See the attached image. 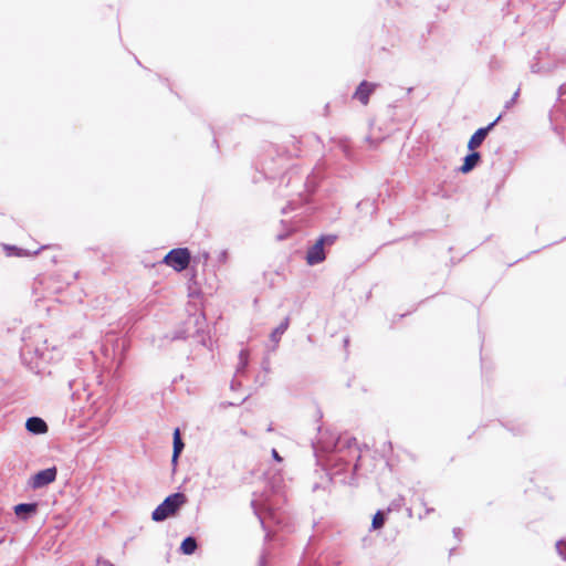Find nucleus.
Instances as JSON below:
<instances>
[{"mask_svg":"<svg viewBox=\"0 0 566 566\" xmlns=\"http://www.w3.org/2000/svg\"><path fill=\"white\" fill-rule=\"evenodd\" d=\"M258 516H259L262 527L265 530V523H264L263 517H261L260 515H258Z\"/></svg>","mask_w":566,"mask_h":566,"instance_id":"34","label":"nucleus"},{"mask_svg":"<svg viewBox=\"0 0 566 566\" xmlns=\"http://www.w3.org/2000/svg\"><path fill=\"white\" fill-rule=\"evenodd\" d=\"M471 153H469L464 159H463V164L462 166L459 168V170L462 172V174H468L470 172L471 170H473L478 164L480 163L481 160V155L480 153L478 151H474V150H470Z\"/></svg>","mask_w":566,"mask_h":566,"instance_id":"13","label":"nucleus"},{"mask_svg":"<svg viewBox=\"0 0 566 566\" xmlns=\"http://www.w3.org/2000/svg\"><path fill=\"white\" fill-rule=\"evenodd\" d=\"M461 532H462V531H461V528H459V527L453 528V534H454V536H455L457 538H459V537H460Z\"/></svg>","mask_w":566,"mask_h":566,"instance_id":"28","label":"nucleus"},{"mask_svg":"<svg viewBox=\"0 0 566 566\" xmlns=\"http://www.w3.org/2000/svg\"><path fill=\"white\" fill-rule=\"evenodd\" d=\"M55 347L49 346L42 332L34 335V339L24 340L20 350L22 363L32 371H43V364L50 363L55 357Z\"/></svg>","mask_w":566,"mask_h":566,"instance_id":"2","label":"nucleus"},{"mask_svg":"<svg viewBox=\"0 0 566 566\" xmlns=\"http://www.w3.org/2000/svg\"><path fill=\"white\" fill-rule=\"evenodd\" d=\"M285 238H286V235H285V234H279V235H277V240H280V241L284 240Z\"/></svg>","mask_w":566,"mask_h":566,"instance_id":"35","label":"nucleus"},{"mask_svg":"<svg viewBox=\"0 0 566 566\" xmlns=\"http://www.w3.org/2000/svg\"><path fill=\"white\" fill-rule=\"evenodd\" d=\"M556 549H557V553L559 554V556L566 560V543H564L563 541H558L556 543Z\"/></svg>","mask_w":566,"mask_h":566,"instance_id":"21","label":"nucleus"},{"mask_svg":"<svg viewBox=\"0 0 566 566\" xmlns=\"http://www.w3.org/2000/svg\"><path fill=\"white\" fill-rule=\"evenodd\" d=\"M405 499L402 496H398L391 501V503L388 506V512L391 511H399L403 505Z\"/></svg>","mask_w":566,"mask_h":566,"instance_id":"19","label":"nucleus"},{"mask_svg":"<svg viewBox=\"0 0 566 566\" xmlns=\"http://www.w3.org/2000/svg\"><path fill=\"white\" fill-rule=\"evenodd\" d=\"M293 208L291 207V205H287L286 207H284L282 209V213H286L289 210H292Z\"/></svg>","mask_w":566,"mask_h":566,"instance_id":"31","label":"nucleus"},{"mask_svg":"<svg viewBox=\"0 0 566 566\" xmlns=\"http://www.w3.org/2000/svg\"><path fill=\"white\" fill-rule=\"evenodd\" d=\"M97 563H98L99 565H103V566H113V564H112V563H109L108 560H101V559H98V560H97Z\"/></svg>","mask_w":566,"mask_h":566,"instance_id":"29","label":"nucleus"},{"mask_svg":"<svg viewBox=\"0 0 566 566\" xmlns=\"http://www.w3.org/2000/svg\"><path fill=\"white\" fill-rule=\"evenodd\" d=\"M348 343H349V339L346 337V338L344 339V344H345V346H347V345H348Z\"/></svg>","mask_w":566,"mask_h":566,"instance_id":"37","label":"nucleus"},{"mask_svg":"<svg viewBox=\"0 0 566 566\" xmlns=\"http://www.w3.org/2000/svg\"><path fill=\"white\" fill-rule=\"evenodd\" d=\"M191 254L187 248H176L165 255L163 262L171 266L175 271L181 272L189 266Z\"/></svg>","mask_w":566,"mask_h":566,"instance_id":"7","label":"nucleus"},{"mask_svg":"<svg viewBox=\"0 0 566 566\" xmlns=\"http://www.w3.org/2000/svg\"><path fill=\"white\" fill-rule=\"evenodd\" d=\"M197 547V539L193 536H187L181 542L180 552L185 555H191L196 552Z\"/></svg>","mask_w":566,"mask_h":566,"instance_id":"15","label":"nucleus"},{"mask_svg":"<svg viewBox=\"0 0 566 566\" xmlns=\"http://www.w3.org/2000/svg\"><path fill=\"white\" fill-rule=\"evenodd\" d=\"M185 444L181 440L179 429H176L174 432V451H172V462H176L179 454L181 453Z\"/></svg>","mask_w":566,"mask_h":566,"instance_id":"16","label":"nucleus"},{"mask_svg":"<svg viewBox=\"0 0 566 566\" xmlns=\"http://www.w3.org/2000/svg\"><path fill=\"white\" fill-rule=\"evenodd\" d=\"M38 509L36 502L19 503L14 506V513L20 520L28 521L38 513Z\"/></svg>","mask_w":566,"mask_h":566,"instance_id":"11","label":"nucleus"},{"mask_svg":"<svg viewBox=\"0 0 566 566\" xmlns=\"http://www.w3.org/2000/svg\"><path fill=\"white\" fill-rule=\"evenodd\" d=\"M239 433H240L241 436H244V437H248V436H249V434H248V431H247L245 429H243V428H240V429H239Z\"/></svg>","mask_w":566,"mask_h":566,"instance_id":"30","label":"nucleus"},{"mask_svg":"<svg viewBox=\"0 0 566 566\" xmlns=\"http://www.w3.org/2000/svg\"><path fill=\"white\" fill-rule=\"evenodd\" d=\"M266 431H268V432H272V431H273V426H272V424H270V426L268 427Z\"/></svg>","mask_w":566,"mask_h":566,"instance_id":"36","label":"nucleus"},{"mask_svg":"<svg viewBox=\"0 0 566 566\" xmlns=\"http://www.w3.org/2000/svg\"><path fill=\"white\" fill-rule=\"evenodd\" d=\"M385 524V513L382 511H377L371 521V530H379Z\"/></svg>","mask_w":566,"mask_h":566,"instance_id":"17","label":"nucleus"},{"mask_svg":"<svg viewBox=\"0 0 566 566\" xmlns=\"http://www.w3.org/2000/svg\"><path fill=\"white\" fill-rule=\"evenodd\" d=\"M298 144H300V140L293 139V149H291V150L281 149L279 146H272L271 155L272 154L276 155L279 167H277V169H275L271 166V163H265L263 169L265 171H269L273 176L275 174H279L281 170H283L285 168V161L287 159L298 156V153H300Z\"/></svg>","mask_w":566,"mask_h":566,"instance_id":"6","label":"nucleus"},{"mask_svg":"<svg viewBox=\"0 0 566 566\" xmlns=\"http://www.w3.org/2000/svg\"><path fill=\"white\" fill-rule=\"evenodd\" d=\"M203 322H205V316L202 313H197V314L189 316V318L185 323L186 328L176 331L174 333L171 339L175 340V339H186L188 337H197L198 342L201 345L207 346V339L201 334Z\"/></svg>","mask_w":566,"mask_h":566,"instance_id":"4","label":"nucleus"},{"mask_svg":"<svg viewBox=\"0 0 566 566\" xmlns=\"http://www.w3.org/2000/svg\"><path fill=\"white\" fill-rule=\"evenodd\" d=\"M259 566H265V558L262 556L259 560Z\"/></svg>","mask_w":566,"mask_h":566,"instance_id":"32","label":"nucleus"},{"mask_svg":"<svg viewBox=\"0 0 566 566\" xmlns=\"http://www.w3.org/2000/svg\"><path fill=\"white\" fill-rule=\"evenodd\" d=\"M558 91H559V95H563L566 92L565 85H560Z\"/></svg>","mask_w":566,"mask_h":566,"instance_id":"33","label":"nucleus"},{"mask_svg":"<svg viewBox=\"0 0 566 566\" xmlns=\"http://www.w3.org/2000/svg\"><path fill=\"white\" fill-rule=\"evenodd\" d=\"M377 87V83L361 81L357 86L353 97L358 99L363 105H367L369 103L370 95L375 92Z\"/></svg>","mask_w":566,"mask_h":566,"instance_id":"10","label":"nucleus"},{"mask_svg":"<svg viewBox=\"0 0 566 566\" xmlns=\"http://www.w3.org/2000/svg\"><path fill=\"white\" fill-rule=\"evenodd\" d=\"M502 118V114H500L492 123H490L485 127H481L471 136V138L468 142V149L469 150H475L478 147L482 145L484 139L486 138L488 134L494 128V126L500 122Z\"/></svg>","mask_w":566,"mask_h":566,"instance_id":"9","label":"nucleus"},{"mask_svg":"<svg viewBox=\"0 0 566 566\" xmlns=\"http://www.w3.org/2000/svg\"><path fill=\"white\" fill-rule=\"evenodd\" d=\"M531 69H532V72H533V73L541 72V67L538 66V64H537V63L533 64V65L531 66Z\"/></svg>","mask_w":566,"mask_h":566,"instance_id":"27","label":"nucleus"},{"mask_svg":"<svg viewBox=\"0 0 566 566\" xmlns=\"http://www.w3.org/2000/svg\"><path fill=\"white\" fill-rule=\"evenodd\" d=\"M337 239L335 234L321 235L317 241L308 248L306 252V263L310 266H314L325 261L326 253L324 250L325 245H333Z\"/></svg>","mask_w":566,"mask_h":566,"instance_id":"5","label":"nucleus"},{"mask_svg":"<svg viewBox=\"0 0 566 566\" xmlns=\"http://www.w3.org/2000/svg\"><path fill=\"white\" fill-rule=\"evenodd\" d=\"M56 474L57 470L55 467L41 470L31 476L29 485L32 489H41L54 482L56 479Z\"/></svg>","mask_w":566,"mask_h":566,"instance_id":"8","label":"nucleus"},{"mask_svg":"<svg viewBox=\"0 0 566 566\" xmlns=\"http://www.w3.org/2000/svg\"><path fill=\"white\" fill-rule=\"evenodd\" d=\"M289 326H290V317L286 316L280 323V325L272 331V333L270 335V339H271V342L274 343L275 346L279 344V342L281 340L282 335L286 332Z\"/></svg>","mask_w":566,"mask_h":566,"instance_id":"14","label":"nucleus"},{"mask_svg":"<svg viewBox=\"0 0 566 566\" xmlns=\"http://www.w3.org/2000/svg\"><path fill=\"white\" fill-rule=\"evenodd\" d=\"M272 458L273 460H275L276 462H282V457L279 454V452L276 451V449H272Z\"/></svg>","mask_w":566,"mask_h":566,"instance_id":"26","label":"nucleus"},{"mask_svg":"<svg viewBox=\"0 0 566 566\" xmlns=\"http://www.w3.org/2000/svg\"><path fill=\"white\" fill-rule=\"evenodd\" d=\"M317 448L326 453H333L331 461L335 467H339L338 472H347L349 469L356 474L359 469L360 449L356 438L344 434L335 437L333 433L328 438L323 434L317 441Z\"/></svg>","mask_w":566,"mask_h":566,"instance_id":"1","label":"nucleus"},{"mask_svg":"<svg viewBox=\"0 0 566 566\" xmlns=\"http://www.w3.org/2000/svg\"><path fill=\"white\" fill-rule=\"evenodd\" d=\"M239 357H240V366H239L238 370H240L241 368L243 369L248 365V355L244 350L240 352Z\"/></svg>","mask_w":566,"mask_h":566,"instance_id":"22","label":"nucleus"},{"mask_svg":"<svg viewBox=\"0 0 566 566\" xmlns=\"http://www.w3.org/2000/svg\"><path fill=\"white\" fill-rule=\"evenodd\" d=\"M25 428L33 434H43L48 432L49 427L46 422L40 417H30L25 422Z\"/></svg>","mask_w":566,"mask_h":566,"instance_id":"12","label":"nucleus"},{"mask_svg":"<svg viewBox=\"0 0 566 566\" xmlns=\"http://www.w3.org/2000/svg\"><path fill=\"white\" fill-rule=\"evenodd\" d=\"M314 176H308L307 179H306V182H305V186L307 187L308 190H313L314 187H315V181H314Z\"/></svg>","mask_w":566,"mask_h":566,"instance_id":"25","label":"nucleus"},{"mask_svg":"<svg viewBox=\"0 0 566 566\" xmlns=\"http://www.w3.org/2000/svg\"><path fill=\"white\" fill-rule=\"evenodd\" d=\"M187 497L184 493L177 492L168 495L151 513L155 522H163L175 515L186 503Z\"/></svg>","mask_w":566,"mask_h":566,"instance_id":"3","label":"nucleus"},{"mask_svg":"<svg viewBox=\"0 0 566 566\" xmlns=\"http://www.w3.org/2000/svg\"><path fill=\"white\" fill-rule=\"evenodd\" d=\"M518 94H520V90H517V91L514 93V95L512 96V98L505 103V106H504V107H505V109H509V108H510V107L515 103V101H516V98H517Z\"/></svg>","mask_w":566,"mask_h":566,"instance_id":"24","label":"nucleus"},{"mask_svg":"<svg viewBox=\"0 0 566 566\" xmlns=\"http://www.w3.org/2000/svg\"><path fill=\"white\" fill-rule=\"evenodd\" d=\"M229 253L228 250H221L218 254V262L224 264L228 262Z\"/></svg>","mask_w":566,"mask_h":566,"instance_id":"23","label":"nucleus"},{"mask_svg":"<svg viewBox=\"0 0 566 566\" xmlns=\"http://www.w3.org/2000/svg\"><path fill=\"white\" fill-rule=\"evenodd\" d=\"M81 385H82V382L76 379L69 380V388H70L71 397L73 400L81 399V395L78 392V387Z\"/></svg>","mask_w":566,"mask_h":566,"instance_id":"18","label":"nucleus"},{"mask_svg":"<svg viewBox=\"0 0 566 566\" xmlns=\"http://www.w3.org/2000/svg\"><path fill=\"white\" fill-rule=\"evenodd\" d=\"M3 247H4V250L7 251V255H9V256H12V255L20 256V255H22V250L19 249L18 247H15V245L4 244Z\"/></svg>","mask_w":566,"mask_h":566,"instance_id":"20","label":"nucleus"}]
</instances>
